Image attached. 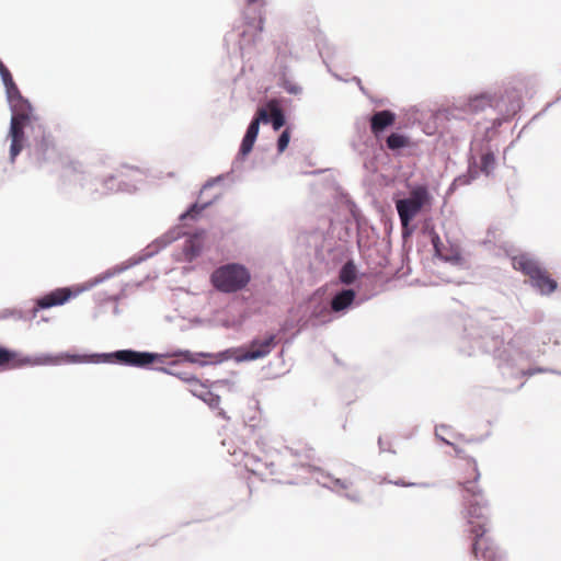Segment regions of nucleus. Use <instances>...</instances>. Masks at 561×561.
Returning <instances> with one entry per match:
<instances>
[{"label": "nucleus", "instance_id": "41", "mask_svg": "<svg viewBox=\"0 0 561 561\" xmlns=\"http://www.w3.org/2000/svg\"><path fill=\"white\" fill-rule=\"evenodd\" d=\"M12 77V73L11 71L7 68V66L0 60V78H1V81H5L7 79L11 78Z\"/></svg>", "mask_w": 561, "mask_h": 561}, {"label": "nucleus", "instance_id": "26", "mask_svg": "<svg viewBox=\"0 0 561 561\" xmlns=\"http://www.w3.org/2000/svg\"><path fill=\"white\" fill-rule=\"evenodd\" d=\"M481 150L482 153L480 158V172L484 173L485 175H489L495 169V153L489 142H485Z\"/></svg>", "mask_w": 561, "mask_h": 561}, {"label": "nucleus", "instance_id": "35", "mask_svg": "<svg viewBox=\"0 0 561 561\" xmlns=\"http://www.w3.org/2000/svg\"><path fill=\"white\" fill-rule=\"evenodd\" d=\"M445 430H447V427L445 425L437 426L435 428V436L439 440H442L444 444H446L448 446H453L457 457H462L463 450L440 435V431H445Z\"/></svg>", "mask_w": 561, "mask_h": 561}, {"label": "nucleus", "instance_id": "44", "mask_svg": "<svg viewBox=\"0 0 561 561\" xmlns=\"http://www.w3.org/2000/svg\"><path fill=\"white\" fill-rule=\"evenodd\" d=\"M348 209H350V211H351L352 216L357 220V213H358V208H357V207H356V205H355L353 202H351V201H348Z\"/></svg>", "mask_w": 561, "mask_h": 561}, {"label": "nucleus", "instance_id": "37", "mask_svg": "<svg viewBox=\"0 0 561 561\" xmlns=\"http://www.w3.org/2000/svg\"><path fill=\"white\" fill-rule=\"evenodd\" d=\"M9 318H12L16 321H22L23 310L15 309V308H12V309L8 308V309L2 310L0 313V319H9Z\"/></svg>", "mask_w": 561, "mask_h": 561}, {"label": "nucleus", "instance_id": "12", "mask_svg": "<svg viewBox=\"0 0 561 561\" xmlns=\"http://www.w3.org/2000/svg\"><path fill=\"white\" fill-rule=\"evenodd\" d=\"M277 345L276 335L268 334L264 339L255 337L249 345L237 348H228L216 356L219 357L216 363L233 358L237 363L251 362L267 356Z\"/></svg>", "mask_w": 561, "mask_h": 561}, {"label": "nucleus", "instance_id": "43", "mask_svg": "<svg viewBox=\"0 0 561 561\" xmlns=\"http://www.w3.org/2000/svg\"><path fill=\"white\" fill-rule=\"evenodd\" d=\"M397 115L396 113L388 111V128L392 127L396 124Z\"/></svg>", "mask_w": 561, "mask_h": 561}, {"label": "nucleus", "instance_id": "42", "mask_svg": "<svg viewBox=\"0 0 561 561\" xmlns=\"http://www.w3.org/2000/svg\"><path fill=\"white\" fill-rule=\"evenodd\" d=\"M108 300L115 301V306L113 308V314L114 316H119L121 314V309H119V307L117 305L118 296H111V297H108Z\"/></svg>", "mask_w": 561, "mask_h": 561}, {"label": "nucleus", "instance_id": "9", "mask_svg": "<svg viewBox=\"0 0 561 561\" xmlns=\"http://www.w3.org/2000/svg\"><path fill=\"white\" fill-rule=\"evenodd\" d=\"M26 129H31L33 136L30 141L25 139L24 148L32 163L44 167L55 162L58 158V152L54 142L53 136L46 131L44 126L33 122Z\"/></svg>", "mask_w": 561, "mask_h": 561}, {"label": "nucleus", "instance_id": "2", "mask_svg": "<svg viewBox=\"0 0 561 561\" xmlns=\"http://www.w3.org/2000/svg\"><path fill=\"white\" fill-rule=\"evenodd\" d=\"M472 477L460 482L463 517L472 535L471 553L478 561H505L504 552L486 535L489 524V506L483 491L479 486L480 471L476 459L469 457Z\"/></svg>", "mask_w": 561, "mask_h": 561}, {"label": "nucleus", "instance_id": "21", "mask_svg": "<svg viewBox=\"0 0 561 561\" xmlns=\"http://www.w3.org/2000/svg\"><path fill=\"white\" fill-rule=\"evenodd\" d=\"M267 106L271 113L264 107L257 108L261 116L265 115L263 124H271L274 130H279L286 124L285 113L276 104L268 103Z\"/></svg>", "mask_w": 561, "mask_h": 561}, {"label": "nucleus", "instance_id": "6", "mask_svg": "<svg viewBox=\"0 0 561 561\" xmlns=\"http://www.w3.org/2000/svg\"><path fill=\"white\" fill-rule=\"evenodd\" d=\"M5 91V99L11 111L10 126L7 139L10 140L9 161L14 163L18 156L24 149L26 128L37 121L33 114L31 102L24 98L16 85L13 77L2 82Z\"/></svg>", "mask_w": 561, "mask_h": 561}, {"label": "nucleus", "instance_id": "5", "mask_svg": "<svg viewBox=\"0 0 561 561\" xmlns=\"http://www.w3.org/2000/svg\"><path fill=\"white\" fill-rule=\"evenodd\" d=\"M64 178L93 196L111 192L133 193L144 180V173L138 168L123 165L115 174L101 178L92 171L83 170L80 163L71 162L64 169Z\"/></svg>", "mask_w": 561, "mask_h": 561}, {"label": "nucleus", "instance_id": "47", "mask_svg": "<svg viewBox=\"0 0 561 561\" xmlns=\"http://www.w3.org/2000/svg\"><path fill=\"white\" fill-rule=\"evenodd\" d=\"M388 483H393L396 485H405L401 480H397V481L388 480ZM408 485L411 486V485H414V484L413 483H409Z\"/></svg>", "mask_w": 561, "mask_h": 561}, {"label": "nucleus", "instance_id": "36", "mask_svg": "<svg viewBox=\"0 0 561 561\" xmlns=\"http://www.w3.org/2000/svg\"><path fill=\"white\" fill-rule=\"evenodd\" d=\"M290 140V131L288 128L284 129L277 139V151L279 153L284 152L285 149L288 147Z\"/></svg>", "mask_w": 561, "mask_h": 561}, {"label": "nucleus", "instance_id": "54", "mask_svg": "<svg viewBox=\"0 0 561 561\" xmlns=\"http://www.w3.org/2000/svg\"><path fill=\"white\" fill-rule=\"evenodd\" d=\"M169 365H170V366H176V365H178V362H176V360H172Z\"/></svg>", "mask_w": 561, "mask_h": 561}, {"label": "nucleus", "instance_id": "18", "mask_svg": "<svg viewBox=\"0 0 561 561\" xmlns=\"http://www.w3.org/2000/svg\"><path fill=\"white\" fill-rule=\"evenodd\" d=\"M419 149V141L399 131L388 134V150H391L397 156L413 157L417 154Z\"/></svg>", "mask_w": 561, "mask_h": 561}, {"label": "nucleus", "instance_id": "25", "mask_svg": "<svg viewBox=\"0 0 561 561\" xmlns=\"http://www.w3.org/2000/svg\"><path fill=\"white\" fill-rule=\"evenodd\" d=\"M397 210L402 224V227L405 229L409 222L415 217V215L421 210L415 204H413L409 198L399 199L397 202Z\"/></svg>", "mask_w": 561, "mask_h": 561}, {"label": "nucleus", "instance_id": "17", "mask_svg": "<svg viewBox=\"0 0 561 561\" xmlns=\"http://www.w3.org/2000/svg\"><path fill=\"white\" fill-rule=\"evenodd\" d=\"M262 30H263V21H262V19H260L257 21L256 25L247 24L242 28H238L237 31L228 34L226 39H231V38L238 37L237 44H238L240 53L243 55L244 51L250 49V47L253 44H255L256 41L260 39Z\"/></svg>", "mask_w": 561, "mask_h": 561}, {"label": "nucleus", "instance_id": "29", "mask_svg": "<svg viewBox=\"0 0 561 561\" xmlns=\"http://www.w3.org/2000/svg\"><path fill=\"white\" fill-rule=\"evenodd\" d=\"M152 369L163 373V374H167V375H170V376H173V377H176L180 380L188 383L191 386V388L194 387L196 385V382L198 381V379L195 375H193L188 371H185V370H176V369H173L170 367H163V366L153 367Z\"/></svg>", "mask_w": 561, "mask_h": 561}, {"label": "nucleus", "instance_id": "34", "mask_svg": "<svg viewBox=\"0 0 561 561\" xmlns=\"http://www.w3.org/2000/svg\"><path fill=\"white\" fill-rule=\"evenodd\" d=\"M265 115L261 116L259 111H256L255 115L251 119L244 135L251 136L253 138H257L260 124L263 123Z\"/></svg>", "mask_w": 561, "mask_h": 561}, {"label": "nucleus", "instance_id": "11", "mask_svg": "<svg viewBox=\"0 0 561 561\" xmlns=\"http://www.w3.org/2000/svg\"><path fill=\"white\" fill-rule=\"evenodd\" d=\"M488 107H492L491 91L455 99L450 105L439 110V115L447 121L465 119L468 115L479 114Z\"/></svg>", "mask_w": 561, "mask_h": 561}, {"label": "nucleus", "instance_id": "51", "mask_svg": "<svg viewBox=\"0 0 561 561\" xmlns=\"http://www.w3.org/2000/svg\"><path fill=\"white\" fill-rule=\"evenodd\" d=\"M334 78L340 80V81H345L341 76H339L337 73H333Z\"/></svg>", "mask_w": 561, "mask_h": 561}, {"label": "nucleus", "instance_id": "23", "mask_svg": "<svg viewBox=\"0 0 561 561\" xmlns=\"http://www.w3.org/2000/svg\"><path fill=\"white\" fill-rule=\"evenodd\" d=\"M183 255L186 262H193L203 252V239L199 234L188 237L183 244Z\"/></svg>", "mask_w": 561, "mask_h": 561}, {"label": "nucleus", "instance_id": "24", "mask_svg": "<svg viewBox=\"0 0 561 561\" xmlns=\"http://www.w3.org/2000/svg\"><path fill=\"white\" fill-rule=\"evenodd\" d=\"M479 175V170L477 167V162L473 156L469 158V165L466 173L458 175L454 179L449 186V191L453 192L460 186L469 185L473 180H476Z\"/></svg>", "mask_w": 561, "mask_h": 561}, {"label": "nucleus", "instance_id": "4", "mask_svg": "<svg viewBox=\"0 0 561 561\" xmlns=\"http://www.w3.org/2000/svg\"><path fill=\"white\" fill-rule=\"evenodd\" d=\"M185 232L183 228L180 226L173 227L169 229L164 234L153 240L150 244H148L141 252L128 261L117 264L103 273L96 275L95 277L85 282L81 287H59L49 293L37 297L38 307L44 309H49L53 307L62 306L68 302L71 298L77 297L80 293L84 290H90L99 284L119 275L121 273L129 270L130 267L140 264L141 262L152 257L157 253H159L167 245L172 243L173 241L180 239L184 236Z\"/></svg>", "mask_w": 561, "mask_h": 561}, {"label": "nucleus", "instance_id": "1", "mask_svg": "<svg viewBox=\"0 0 561 561\" xmlns=\"http://www.w3.org/2000/svg\"><path fill=\"white\" fill-rule=\"evenodd\" d=\"M530 339L531 333L528 330H520L504 346L503 340L499 334L481 328L476 320L470 318L465 322L459 351L468 356L474 355L478 352L492 353L503 377L520 379L537 373L549 371L541 367L535 369H526L524 367V363L530 359L531 354L529 351H523L522 348L527 347ZM550 371L556 373L554 370Z\"/></svg>", "mask_w": 561, "mask_h": 561}, {"label": "nucleus", "instance_id": "49", "mask_svg": "<svg viewBox=\"0 0 561 561\" xmlns=\"http://www.w3.org/2000/svg\"><path fill=\"white\" fill-rule=\"evenodd\" d=\"M378 445H379L380 451H382L383 448H382V437L381 436L378 437Z\"/></svg>", "mask_w": 561, "mask_h": 561}, {"label": "nucleus", "instance_id": "7", "mask_svg": "<svg viewBox=\"0 0 561 561\" xmlns=\"http://www.w3.org/2000/svg\"><path fill=\"white\" fill-rule=\"evenodd\" d=\"M68 364L80 363H111L137 368H151L154 362H162L169 354H159L131 348L117 350L111 353L70 354L65 355Z\"/></svg>", "mask_w": 561, "mask_h": 561}, {"label": "nucleus", "instance_id": "8", "mask_svg": "<svg viewBox=\"0 0 561 561\" xmlns=\"http://www.w3.org/2000/svg\"><path fill=\"white\" fill-rule=\"evenodd\" d=\"M210 284L221 294L242 291L251 282V272L242 263L228 262L216 267L210 274Z\"/></svg>", "mask_w": 561, "mask_h": 561}, {"label": "nucleus", "instance_id": "40", "mask_svg": "<svg viewBox=\"0 0 561 561\" xmlns=\"http://www.w3.org/2000/svg\"><path fill=\"white\" fill-rule=\"evenodd\" d=\"M513 117H505V115H499L496 118L493 119L491 128L496 129L501 127L503 123L508 122Z\"/></svg>", "mask_w": 561, "mask_h": 561}, {"label": "nucleus", "instance_id": "28", "mask_svg": "<svg viewBox=\"0 0 561 561\" xmlns=\"http://www.w3.org/2000/svg\"><path fill=\"white\" fill-rule=\"evenodd\" d=\"M217 198L218 196L204 203H193L184 213L180 215V221H184L186 219L196 220L198 216L202 214V211L208 208L210 205H213Z\"/></svg>", "mask_w": 561, "mask_h": 561}, {"label": "nucleus", "instance_id": "14", "mask_svg": "<svg viewBox=\"0 0 561 561\" xmlns=\"http://www.w3.org/2000/svg\"><path fill=\"white\" fill-rule=\"evenodd\" d=\"M293 467L296 468L297 470H301L304 473L309 476H301L302 479H312L323 488H327L340 495H343L344 497L352 502H359L360 496L358 492L343 493V491L350 489L353 485V481L351 479L334 478L330 473L324 472L321 468L310 466L304 462H295L293 463Z\"/></svg>", "mask_w": 561, "mask_h": 561}, {"label": "nucleus", "instance_id": "20", "mask_svg": "<svg viewBox=\"0 0 561 561\" xmlns=\"http://www.w3.org/2000/svg\"><path fill=\"white\" fill-rule=\"evenodd\" d=\"M241 461H242L244 468L253 474L263 476L265 473L263 468L268 470L270 474L275 473V470H274L275 465L273 461L262 462V460L255 455L242 453Z\"/></svg>", "mask_w": 561, "mask_h": 561}, {"label": "nucleus", "instance_id": "30", "mask_svg": "<svg viewBox=\"0 0 561 561\" xmlns=\"http://www.w3.org/2000/svg\"><path fill=\"white\" fill-rule=\"evenodd\" d=\"M413 204L422 208L430 199V193L425 185H414L408 197Z\"/></svg>", "mask_w": 561, "mask_h": 561}, {"label": "nucleus", "instance_id": "32", "mask_svg": "<svg viewBox=\"0 0 561 561\" xmlns=\"http://www.w3.org/2000/svg\"><path fill=\"white\" fill-rule=\"evenodd\" d=\"M173 356H182L188 363H197L201 366L207 365V362H199L197 357H210L211 354L208 353H192L188 350H179L172 354Z\"/></svg>", "mask_w": 561, "mask_h": 561}, {"label": "nucleus", "instance_id": "52", "mask_svg": "<svg viewBox=\"0 0 561 561\" xmlns=\"http://www.w3.org/2000/svg\"><path fill=\"white\" fill-rule=\"evenodd\" d=\"M359 90L364 93V94H367L366 92V89L363 87V84L360 83V85H358Z\"/></svg>", "mask_w": 561, "mask_h": 561}, {"label": "nucleus", "instance_id": "15", "mask_svg": "<svg viewBox=\"0 0 561 561\" xmlns=\"http://www.w3.org/2000/svg\"><path fill=\"white\" fill-rule=\"evenodd\" d=\"M65 355H68L67 352L59 353L56 355L53 354H41L35 357L31 356H21L19 353L9 350L7 347L0 346V368H20L23 366H58L62 364H68V360Z\"/></svg>", "mask_w": 561, "mask_h": 561}, {"label": "nucleus", "instance_id": "27", "mask_svg": "<svg viewBox=\"0 0 561 561\" xmlns=\"http://www.w3.org/2000/svg\"><path fill=\"white\" fill-rule=\"evenodd\" d=\"M359 276V271L354 261L347 260L339 271V280L343 285H352Z\"/></svg>", "mask_w": 561, "mask_h": 561}, {"label": "nucleus", "instance_id": "53", "mask_svg": "<svg viewBox=\"0 0 561 561\" xmlns=\"http://www.w3.org/2000/svg\"><path fill=\"white\" fill-rule=\"evenodd\" d=\"M245 1L250 4V3L259 2L260 0H245Z\"/></svg>", "mask_w": 561, "mask_h": 561}, {"label": "nucleus", "instance_id": "48", "mask_svg": "<svg viewBox=\"0 0 561 561\" xmlns=\"http://www.w3.org/2000/svg\"><path fill=\"white\" fill-rule=\"evenodd\" d=\"M352 81H354L355 83H357V85H360V83H362V80H360L358 77H353V78H352Z\"/></svg>", "mask_w": 561, "mask_h": 561}, {"label": "nucleus", "instance_id": "33", "mask_svg": "<svg viewBox=\"0 0 561 561\" xmlns=\"http://www.w3.org/2000/svg\"><path fill=\"white\" fill-rule=\"evenodd\" d=\"M279 87H282L287 93L293 95H299L302 92V88L289 80L285 73L279 78Z\"/></svg>", "mask_w": 561, "mask_h": 561}, {"label": "nucleus", "instance_id": "39", "mask_svg": "<svg viewBox=\"0 0 561 561\" xmlns=\"http://www.w3.org/2000/svg\"><path fill=\"white\" fill-rule=\"evenodd\" d=\"M225 178H226V175H225V174H220V175H217V176H215V178H211V179L207 180V181L204 183L203 187H202L201 194H202L204 191H206V190H208V188H210V187L215 186L216 184H218V183L222 182Z\"/></svg>", "mask_w": 561, "mask_h": 561}, {"label": "nucleus", "instance_id": "38", "mask_svg": "<svg viewBox=\"0 0 561 561\" xmlns=\"http://www.w3.org/2000/svg\"><path fill=\"white\" fill-rule=\"evenodd\" d=\"M45 310L44 308L38 307V300L34 299V307L28 311H23V319L22 321H31L36 318L38 311Z\"/></svg>", "mask_w": 561, "mask_h": 561}, {"label": "nucleus", "instance_id": "10", "mask_svg": "<svg viewBox=\"0 0 561 561\" xmlns=\"http://www.w3.org/2000/svg\"><path fill=\"white\" fill-rule=\"evenodd\" d=\"M525 85L524 78H516L503 88L492 92V108L497 115L514 117L523 107L520 90Z\"/></svg>", "mask_w": 561, "mask_h": 561}, {"label": "nucleus", "instance_id": "31", "mask_svg": "<svg viewBox=\"0 0 561 561\" xmlns=\"http://www.w3.org/2000/svg\"><path fill=\"white\" fill-rule=\"evenodd\" d=\"M255 140L256 138H253L251 136H243L239 148V152L237 154L236 160L233 161V164H236L239 160H243L252 151Z\"/></svg>", "mask_w": 561, "mask_h": 561}, {"label": "nucleus", "instance_id": "19", "mask_svg": "<svg viewBox=\"0 0 561 561\" xmlns=\"http://www.w3.org/2000/svg\"><path fill=\"white\" fill-rule=\"evenodd\" d=\"M356 293L352 288L337 290L331 298L330 306L334 312H344L354 304Z\"/></svg>", "mask_w": 561, "mask_h": 561}, {"label": "nucleus", "instance_id": "16", "mask_svg": "<svg viewBox=\"0 0 561 561\" xmlns=\"http://www.w3.org/2000/svg\"><path fill=\"white\" fill-rule=\"evenodd\" d=\"M428 234L431 237V242L434 248L435 256L453 265L462 264L463 257L461 255V251L458 244L451 243L449 240H447V244H444L438 233L435 231L433 227L428 229Z\"/></svg>", "mask_w": 561, "mask_h": 561}, {"label": "nucleus", "instance_id": "50", "mask_svg": "<svg viewBox=\"0 0 561 561\" xmlns=\"http://www.w3.org/2000/svg\"><path fill=\"white\" fill-rule=\"evenodd\" d=\"M218 415H220L221 417L226 419V413H225L224 410L219 409Z\"/></svg>", "mask_w": 561, "mask_h": 561}, {"label": "nucleus", "instance_id": "13", "mask_svg": "<svg viewBox=\"0 0 561 561\" xmlns=\"http://www.w3.org/2000/svg\"><path fill=\"white\" fill-rule=\"evenodd\" d=\"M513 266L515 270H518L529 276L531 286L540 294L548 295L556 290L557 282L548 276L534 255L529 253H520L514 256Z\"/></svg>", "mask_w": 561, "mask_h": 561}, {"label": "nucleus", "instance_id": "22", "mask_svg": "<svg viewBox=\"0 0 561 561\" xmlns=\"http://www.w3.org/2000/svg\"><path fill=\"white\" fill-rule=\"evenodd\" d=\"M190 392L205 402L211 410L219 409L220 404V397L213 391L208 387H206L204 383L199 382V380L196 382V385L192 388H190Z\"/></svg>", "mask_w": 561, "mask_h": 561}, {"label": "nucleus", "instance_id": "45", "mask_svg": "<svg viewBox=\"0 0 561 561\" xmlns=\"http://www.w3.org/2000/svg\"><path fill=\"white\" fill-rule=\"evenodd\" d=\"M412 125H413V123H411L410 121H408V122H405V123L399 122V124H398L397 128H398V129H401V128H408V127H410V126H412Z\"/></svg>", "mask_w": 561, "mask_h": 561}, {"label": "nucleus", "instance_id": "3", "mask_svg": "<svg viewBox=\"0 0 561 561\" xmlns=\"http://www.w3.org/2000/svg\"><path fill=\"white\" fill-rule=\"evenodd\" d=\"M369 131L366 123H356L357 135L352 141L353 149L363 158V167L366 171L364 184L368 193L374 197H380L386 186V175L381 172L386 164V110L371 115L368 119Z\"/></svg>", "mask_w": 561, "mask_h": 561}, {"label": "nucleus", "instance_id": "46", "mask_svg": "<svg viewBox=\"0 0 561 561\" xmlns=\"http://www.w3.org/2000/svg\"><path fill=\"white\" fill-rule=\"evenodd\" d=\"M286 450L293 456V457H299L300 455L298 454L297 450L293 449V448H288L286 447Z\"/></svg>", "mask_w": 561, "mask_h": 561}]
</instances>
